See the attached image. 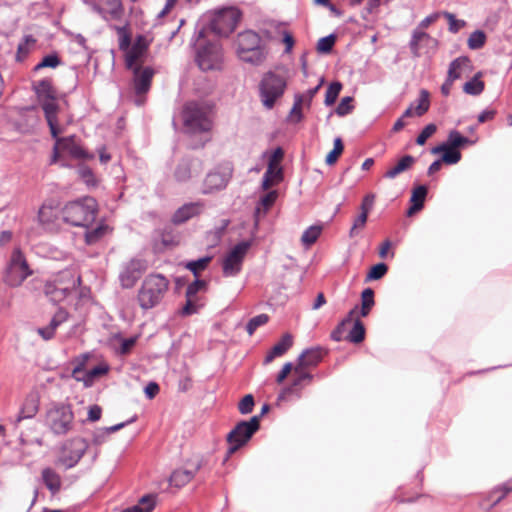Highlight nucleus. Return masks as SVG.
I'll list each match as a JSON object with an SVG mask.
<instances>
[{
	"instance_id": "obj_1",
	"label": "nucleus",
	"mask_w": 512,
	"mask_h": 512,
	"mask_svg": "<svg viewBox=\"0 0 512 512\" xmlns=\"http://www.w3.org/2000/svg\"><path fill=\"white\" fill-rule=\"evenodd\" d=\"M33 90L37 96L38 102L43 109L45 119L50 128L51 136L56 139L57 144L72 140L70 138H58L60 133L57 127V115L59 112V105L56 102V91L52 86L51 80L42 79L33 83Z\"/></svg>"
},
{
	"instance_id": "obj_2",
	"label": "nucleus",
	"mask_w": 512,
	"mask_h": 512,
	"mask_svg": "<svg viewBox=\"0 0 512 512\" xmlns=\"http://www.w3.org/2000/svg\"><path fill=\"white\" fill-rule=\"evenodd\" d=\"M212 108L213 106L205 101L187 102L181 112L185 133L194 135L209 132L213 126Z\"/></svg>"
},
{
	"instance_id": "obj_3",
	"label": "nucleus",
	"mask_w": 512,
	"mask_h": 512,
	"mask_svg": "<svg viewBox=\"0 0 512 512\" xmlns=\"http://www.w3.org/2000/svg\"><path fill=\"white\" fill-rule=\"evenodd\" d=\"M97 215V203L92 197L68 202L62 209V218L73 226L88 227Z\"/></svg>"
},
{
	"instance_id": "obj_4",
	"label": "nucleus",
	"mask_w": 512,
	"mask_h": 512,
	"mask_svg": "<svg viewBox=\"0 0 512 512\" xmlns=\"http://www.w3.org/2000/svg\"><path fill=\"white\" fill-rule=\"evenodd\" d=\"M169 287V281L162 274H149L142 282L138 291V303L144 310L157 306Z\"/></svg>"
},
{
	"instance_id": "obj_5",
	"label": "nucleus",
	"mask_w": 512,
	"mask_h": 512,
	"mask_svg": "<svg viewBox=\"0 0 512 512\" xmlns=\"http://www.w3.org/2000/svg\"><path fill=\"white\" fill-rule=\"evenodd\" d=\"M237 46L238 56L244 62L259 65L266 58L261 37L254 31L240 33L237 37Z\"/></svg>"
},
{
	"instance_id": "obj_6",
	"label": "nucleus",
	"mask_w": 512,
	"mask_h": 512,
	"mask_svg": "<svg viewBox=\"0 0 512 512\" xmlns=\"http://www.w3.org/2000/svg\"><path fill=\"white\" fill-rule=\"evenodd\" d=\"M46 425L55 435H65L74 426V414L68 404L55 403L46 412Z\"/></svg>"
},
{
	"instance_id": "obj_7",
	"label": "nucleus",
	"mask_w": 512,
	"mask_h": 512,
	"mask_svg": "<svg viewBox=\"0 0 512 512\" xmlns=\"http://www.w3.org/2000/svg\"><path fill=\"white\" fill-rule=\"evenodd\" d=\"M259 428L260 416H253L248 421L237 423L227 435V442L229 444L228 455L235 453L240 447L244 446Z\"/></svg>"
},
{
	"instance_id": "obj_8",
	"label": "nucleus",
	"mask_w": 512,
	"mask_h": 512,
	"mask_svg": "<svg viewBox=\"0 0 512 512\" xmlns=\"http://www.w3.org/2000/svg\"><path fill=\"white\" fill-rule=\"evenodd\" d=\"M286 88V82L283 77L269 72L265 74L260 83V97L265 108H273L277 99H279Z\"/></svg>"
},
{
	"instance_id": "obj_9",
	"label": "nucleus",
	"mask_w": 512,
	"mask_h": 512,
	"mask_svg": "<svg viewBox=\"0 0 512 512\" xmlns=\"http://www.w3.org/2000/svg\"><path fill=\"white\" fill-rule=\"evenodd\" d=\"M32 273L21 250L14 249L5 274L6 283L12 287L20 286Z\"/></svg>"
},
{
	"instance_id": "obj_10",
	"label": "nucleus",
	"mask_w": 512,
	"mask_h": 512,
	"mask_svg": "<svg viewBox=\"0 0 512 512\" xmlns=\"http://www.w3.org/2000/svg\"><path fill=\"white\" fill-rule=\"evenodd\" d=\"M196 62L203 71L219 70L223 63V52L219 42H207L197 49Z\"/></svg>"
},
{
	"instance_id": "obj_11",
	"label": "nucleus",
	"mask_w": 512,
	"mask_h": 512,
	"mask_svg": "<svg viewBox=\"0 0 512 512\" xmlns=\"http://www.w3.org/2000/svg\"><path fill=\"white\" fill-rule=\"evenodd\" d=\"M250 247L251 241H242L231 249L222 263L224 276L233 277L241 271L244 257Z\"/></svg>"
},
{
	"instance_id": "obj_12",
	"label": "nucleus",
	"mask_w": 512,
	"mask_h": 512,
	"mask_svg": "<svg viewBox=\"0 0 512 512\" xmlns=\"http://www.w3.org/2000/svg\"><path fill=\"white\" fill-rule=\"evenodd\" d=\"M88 449V442L81 437L73 438L65 442L62 447L59 461L66 467L75 466Z\"/></svg>"
},
{
	"instance_id": "obj_13",
	"label": "nucleus",
	"mask_w": 512,
	"mask_h": 512,
	"mask_svg": "<svg viewBox=\"0 0 512 512\" xmlns=\"http://www.w3.org/2000/svg\"><path fill=\"white\" fill-rule=\"evenodd\" d=\"M133 73V89L137 96L135 103L141 106L145 102L144 95L150 90L155 71L151 67H136L130 69Z\"/></svg>"
},
{
	"instance_id": "obj_14",
	"label": "nucleus",
	"mask_w": 512,
	"mask_h": 512,
	"mask_svg": "<svg viewBox=\"0 0 512 512\" xmlns=\"http://www.w3.org/2000/svg\"><path fill=\"white\" fill-rule=\"evenodd\" d=\"M232 176V169L230 167H217L209 172L203 183V194H212L216 191L224 189Z\"/></svg>"
},
{
	"instance_id": "obj_15",
	"label": "nucleus",
	"mask_w": 512,
	"mask_h": 512,
	"mask_svg": "<svg viewBox=\"0 0 512 512\" xmlns=\"http://www.w3.org/2000/svg\"><path fill=\"white\" fill-rule=\"evenodd\" d=\"M148 42L144 36H138L125 55L127 69L143 67L148 52Z\"/></svg>"
},
{
	"instance_id": "obj_16",
	"label": "nucleus",
	"mask_w": 512,
	"mask_h": 512,
	"mask_svg": "<svg viewBox=\"0 0 512 512\" xmlns=\"http://www.w3.org/2000/svg\"><path fill=\"white\" fill-rule=\"evenodd\" d=\"M203 170L202 161L199 159H183L174 170V178L179 183L188 182L193 177H197Z\"/></svg>"
},
{
	"instance_id": "obj_17",
	"label": "nucleus",
	"mask_w": 512,
	"mask_h": 512,
	"mask_svg": "<svg viewBox=\"0 0 512 512\" xmlns=\"http://www.w3.org/2000/svg\"><path fill=\"white\" fill-rule=\"evenodd\" d=\"M237 17L234 10L221 11L211 23L212 30L218 34L227 36L236 27Z\"/></svg>"
},
{
	"instance_id": "obj_18",
	"label": "nucleus",
	"mask_w": 512,
	"mask_h": 512,
	"mask_svg": "<svg viewBox=\"0 0 512 512\" xmlns=\"http://www.w3.org/2000/svg\"><path fill=\"white\" fill-rule=\"evenodd\" d=\"M145 269L141 260L132 259L123 268L120 273V281L124 288H131L140 278Z\"/></svg>"
},
{
	"instance_id": "obj_19",
	"label": "nucleus",
	"mask_w": 512,
	"mask_h": 512,
	"mask_svg": "<svg viewBox=\"0 0 512 512\" xmlns=\"http://www.w3.org/2000/svg\"><path fill=\"white\" fill-rule=\"evenodd\" d=\"M203 209L204 203L200 201L184 204L183 206L178 208L176 212L173 214L172 222L174 224L185 223L192 217L202 213Z\"/></svg>"
},
{
	"instance_id": "obj_20",
	"label": "nucleus",
	"mask_w": 512,
	"mask_h": 512,
	"mask_svg": "<svg viewBox=\"0 0 512 512\" xmlns=\"http://www.w3.org/2000/svg\"><path fill=\"white\" fill-rule=\"evenodd\" d=\"M306 367L297 363L294 367V376L292 384L289 387H286L278 396V400L286 399L287 395L294 393L295 389L298 386H301L304 383L309 384L313 376L309 372L305 371Z\"/></svg>"
},
{
	"instance_id": "obj_21",
	"label": "nucleus",
	"mask_w": 512,
	"mask_h": 512,
	"mask_svg": "<svg viewBox=\"0 0 512 512\" xmlns=\"http://www.w3.org/2000/svg\"><path fill=\"white\" fill-rule=\"evenodd\" d=\"M38 409H39V404H38V399L36 398V396H34V395L28 396L24 400L22 407H21L17 417L14 420V423H13L14 428L16 429L18 424L22 420L33 418L37 414Z\"/></svg>"
},
{
	"instance_id": "obj_22",
	"label": "nucleus",
	"mask_w": 512,
	"mask_h": 512,
	"mask_svg": "<svg viewBox=\"0 0 512 512\" xmlns=\"http://www.w3.org/2000/svg\"><path fill=\"white\" fill-rule=\"evenodd\" d=\"M135 420H136V416L132 417L131 419H129L125 422H122V423H119V424H116V425H113L110 427L96 429L92 434V444L95 446H100V445L104 444L108 440V437L111 433L119 431L126 425L133 423Z\"/></svg>"
},
{
	"instance_id": "obj_23",
	"label": "nucleus",
	"mask_w": 512,
	"mask_h": 512,
	"mask_svg": "<svg viewBox=\"0 0 512 512\" xmlns=\"http://www.w3.org/2000/svg\"><path fill=\"white\" fill-rule=\"evenodd\" d=\"M325 352L320 346L306 349L299 355L298 364L306 368L314 367L322 360Z\"/></svg>"
},
{
	"instance_id": "obj_24",
	"label": "nucleus",
	"mask_w": 512,
	"mask_h": 512,
	"mask_svg": "<svg viewBox=\"0 0 512 512\" xmlns=\"http://www.w3.org/2000/svg\"><path fill=\"white\" fill-rule=\"evenodd\" d=\"M158 503V496L155 493L145 494L139 498L137 503L121 512H153Z\"/></svg>"
},
{
	"instance_id": "obj_25",
	"label": "nucleus",
	"mask_w": 512,
	"mask_h": 512,
	"mask_svg": "<svg viewBox=\"0 0 512 512\" xmlns=\"http://www.w3.org/2000/svg\"><path fill=\"white\" fill-rule=\"evenodd\" d=\"M107 371L108 367L106 365H97L90 369L89 371H87L84 375V378H81L79 374L82 373L83 370L81 366H77L73 369L72 375L76 380H83L86 386H90L95 378L106 374Z\"/></svg>"
},
{
	"instance_id": "obj_26",
	"label": "nucleus",
	"mask_w": 512,
	"mask_h": 512,
	"mask_svg": "<svg viewBox=\"0 0 512 512\" xmlns=\"http://www.w3.org/2000/svg\"><path fill=\"white\" fill-rule=\"evenodd\" d=\"M435 43V39L430 37L426 32L415 30L409 46L413 56L419 57L422 45L430 46L434 45Z\"/></svg>"
},
{
	"instance_id": "obj_27",
	"label": "nucleus",
	"mask_w": 512,
	"mask_h": 512,
	"mask_svg": "<svg viewBox=\"0 0 512 512\" xmlns=\"http://www.w3.org/2000/svg\"><path fill=\"white\" fill-rule=\"evenodd\" d=\"M292 343V336L290 334H285L281 340L271 348L265 357L264 363L268 364L272 362L276 357H280L285 354L292 346Z\"/></svg>"
},
{
	"instance_id": "obj_28",
	"label": "nucleus",
	"mask_w": 512,
	"mask_h": 512,
	"mask_svg": "<svg viewBox=\"0 0 512 512\" xmlns=\"http://www.w3.org/2000/svg\"><path fill=\"white\" fill-rule=\"evenodd\" d=\"M70 293L67 286L57 285L53 281L45 285V294L55 303L64 300Z\"/></svg>"
},
{
	"instance_id": "obj_29",
	"label": "nucleus",
	"mask_w": 512,
	"mask_h": 512,
	"mask_svg": "<svg viewBox=\"0 0 512 512\" xmlns=\"http://www.w3.org/2000/svg\"><path fill=\"white\" fill-rule=\"evenodd\" d=\"M414 162L415 158L413 156L405 155L398 161V163L394 167L387 170L384 176L389 179H394L399 174L409 170L414 164Z\"/></svg>"
},
{
	"instance_id": "obj_30",
	"label": "nucleus",
	"mask_w": 512,
	"mask_h": 512,
	"mask_svg": "<svg viewBox=\"0 0 512 512\" xmlns=\"http://www.w3.org/2000/svg\"><path fill=\"white\" fill-rule=\"evenodd\" d=\"M80 277L75 276L72 271L65 270L59 273L53 282L57 285H64L68 287V291L72 292L77 285L80 284Z\"/></svg>"
},
{
	"instance_id": "obj_31",
	"label": "nucleus",
	"mask_w": 512,
	"mask_h": 512,
	"mask_svg": "<svg viewBox=\"0 0 512 512\" xmlns=\"http://www.w3.org/2000/svg\"><path fill=\"white\" fill-rule=\"evenodd\" d=\"M107 231L108 226L104 223H100L94 228L87 229L85 232V242L88 245L95 244L105 236Z\"/></svg>"
},
{
	"instance_id": "obj_32",
	"label": "nucleus",
	"mask_w": 512,
	"mask_h": 512,
	"mask_svg": "<svg viewBox=\"0 0 512 512\" xmlns=\"http://www.w3.org/2000/svg\"><path fill=\"white\" fill-rule=\"evenodd\" d=\"M56 219V211L52 202L44 203L38 211V221L40 224L46 225L52 223Z\"/></svg>"
},
{
	"instance_id": "obj_33",
	"label": "nucleus",
	"mask_w": 512,
	"mask_h": 512,
	"mask_svg": "<svg viewBox=\"0 0 512 512\" xmlns=\"http://www.w3.org/2000/svg\"><path fill=\"white\" fill-rule=\"evenodd\" d=\"M481 72H478L474 77L466 82L463 86V91L469 95H479L484 90V82L480 80Z\"/></svg>"
},
{
	"instance_id": "obj_34",
	"label": "nucleus",
	"mask_w": 512,
	"mask_h": 512,
	"mask_svg": "<svg viewBox=\"0 0 512 512\" xmlns=\"http://www.w3.org/2000/svg\"><path fill=\"white\" fill-rule=\"evenodd\" d=\"M276 198H277L276 191H270V192L266 193L265 195H263L260 198L259 203L256 207V215L258 216L261 213L265 214L273 206V204L276 201Z\"/></svg>"
},
{
	"instance_id": "obj_35",
	"label": "nucleus",
	"mask_w": 512,
	"mask_h": 512,
	"mask_svg": "<svg viewBox=\"0 0 512 512\" xmlns=\"http://www.w3.org/2000/svg\"><path fill=\"white\" fill-rule=\"evenodd\" d=\"M358 310V307H354L347 315L346 318H344L337 326L336 328L331 332V339L339 342L343 339V333L345 331V327L347 324L351 323L352 316L354 313Z\"/></svg>"
},
{
	"instance_id": "obj_36",
	"label": "nucleus",
	"mask_w": 512,
	"mask_h": 512,
	"mask_svg": "<svg viewBox=\"0 0 512 512\" xmlns=\"http://www.w3.org/2000/svg\"><path fill=\"white\" fill-rule=\"evenodd\" d=\"M365 338V328L363 323L357 319L354 322L353 328L347 336V340L351 343H361Z\"/></svg>"
},
{
	"instance_id": "obj_37",
	"label": "nucleus",
	"mask_w": 512,
	"mask_h": 512,
	"mask_svg": "<svg viewBox=\"0 0 512 512\" xmlns=\"http://www.w3.org/2000/svg\"><path fill=\"white\" fill-rule=\"evenodd\" d=\"M321 231H322L321 226H317V225L310 226L302 234L301 242L307 247L311 246L312 244H314L317 241L318 237L321 234Z\"/></svg>"
},
{
	"instance_id": "obj_38",
	"label": "nucleus",
	"mask_w": 512,
	"mask_h": 512,
	"mask_svg": "<svg viewBox=\"0 0 512 512\" xmlns=\"http://www.w3.org/2000/svg\"><path fill=\"white\" fill-rule=\"evenodd\" d=\"M457 65H459V61H452L450 63L447 79H446V81L444 82V84L441 87V92L445 96L449 95V93L451 91V88H452L453 82L456 79L461 78L460 74H455L454 73L455 66L457 67Z\"/></svg>"
},
{
	"instance_id": "obj_39",
	"label": "nucleus",
	"mask_w": 512,
	"mask_h": 512,
	"mask_svg": "<svg viewBox=\"0 0 512 512\" xmlns=\"http://www.w3.org/2000/svg\"><path fill=\"white\" fill-rule=\"evenodd\" d=\"M341 89H342V84L340 82H333L328 86V88L326 90V94H325V101H324L326 106H331L335 103L336 99L339 96Z\"/></svg>"
},
{
	"instance_id": "obj_40",
	"label": "nucleus",
	"mask_w": 512,
	"mask_h": 512,
	"mask_svg": "<svg viewBox=\"0 0 512 512\" xmlns=\"http://www.w3.org/2000/svg\"><path fill=\"white\" fill-rule=\"evenodd\" d=\"M446 143L449 147L457 149L470 143V140L467 137L462 136L458 131L452 130L448 135Z\"/></svg>"
},
{
	"instance_id": "obj_41",
	"label": "nucleus",
	"mask_w": 512,
	"mask_h": 512,
	"mask_svg": "<svg viewBox=\"0 0 512 512\" xmlns=\"http://www.w3.org/2000/svg\"><path fill=\"white\" fill-rule=\"evenodd\" d=\"M304 103V96L302 94H296L294 99L293 107L290 111L289 117L293 122H299L302 120V104Z\"/></svg>"
},
{
	"instance_id": "obj_42",
	"label": "nucleus",
	"mask_w": 512,
	"mask_h": 512,
	"mask_svg": "<svg viewBox=\"0 0 512 512\" xmlns=\"http://www.w3.org/2000/svg\"><path fill=\"white\" fill-rule=\"evenodd\" d=\"M428 193V189L425 185H419L412 190L410 203L418 204L422 208Z\"/></svg>"
},
{
	"instance_id": "obj_43",
	"label": "nucleus",
	"mask_w": 512,
	"mask_h": 512,
	"mask_svg": "<svg viewBox=\"0 0 512 512\" xmlns=\"http://www.w3.org/2000/svg\"><path fill=\"white\" fill-rule=\"evenodd\" d=\"M211 260L212 257L210 256L202 257L198 260L188 262L186 264V268L189 269L195 276H197L200 271L206 269Z\"/></svg>"
},
{
	"instance_id": "obj_44",
	"label": "nucleus",
	"mask_w": 512,
	"mask_h": 512,
	"mask_svg": "<svg viewBox=\"0 0 512 512\" xmlns=\"http://www.w3.org/2000/svg\"><path fill=\"white\" fill-rule=\"evenodd\" d=\"M207 283L204 280H195L190 283L186 289L185 297L186 298H198V293L201 291H206Z\"/></svg>"
},
{
	"instance_id": "obj_45",
	"label": "nucleus",
	"mask_w": 512,
	"mask_h": 512,
	"mask_svg": "<svg viewBox=\"0 0 512 512\" xmlns=\"http://www.w3.org/2000/svg\"><path fill=\"white\" fill-rule=\"evenodd\" d=\"M269 320V316L267 314H259L249 320L246 325V331L251 336L254 334L256 329L262 325H265Z\"/></svg>"
},
{
	"instance_id": "obj_46",
	"label": "nucleus",
	"mask_w": 512,
	"mask_h": 512,
	"mask_svg": "<svg viewBox=\"0 0 512 512\" xmlns=\"http://www.w3.org/2000/svg\"><path fill=\"white\" fill-rule=\"evenodd\" d=\"M193 467L192 468H189V467H186L184 469H177L175 470L169 480H180L182 479L183 477H187V478H193L196 476L195 472L196 470L199 469L200 465L199 463H195V464H191Z\"/></svg>"
},
{
	"instance_id": "obj_47",
	"label": "nucleus",
	"mask_w": 512,
	"mask_h": 512,
	"mask_svg": "<svg viewBox=\"0 0 512 512\" xmlns=\"http://www.w3.org/2000/svg\"><path fill=\"white\" fill-rule=\"evenodd\" d=\"M429 93L426 90H421L420 96L418 99V104L414 108V114L417 116H422L429 109Z\"/></svg>"
},
{
	"instance_id": "obj_48",
	"label": "nucleus",
	"mask_w": 512,
	"mask_h": 512,
	"mask_svg": "<svg viewBox=\"0 0 512 512\" xmlns=\"http://www.w3.org/2000/svg\"><path fill=\"white\" fill-rule=\"evenodd\" d=\"M486 36L480 30L474 31L468 38V47L472 50H477L485 44Z\"/></svg>"
},
{
	"instance_id": "obj_49",
	"label": "nucleus",
	"mask_w": 512,
	"mask_h": 512,
	"mask_svg": "<svg viewBox=\"0 0 512 512\" xmlns=\"http://www.w3.org/2000/svg\"><path fill=\"white\" fill-rule=\"evenodd\" d=\"M202 307V304L199 303V298H186V303L181 309V315L189 316L195 314Z\"/></svg>"
},
{
	"instance_id": "obj_50",
	"label": "nucleus",
	"mask_w": 512,
	"mask_h": 512,
	"mask_svg": "<svg viewBox=\"0 0 512 512\" xmlns=\"http://www.w3.org/2000/svg\"><path fill=\"white\" fill-rule=\"evenodd\" d=\"M335 41L336 37L333 34L319 39L317 43V51L320 53H329L332 50Z\"/></svg>"
},
{
	"instance_id": "obj_51",
	"label": "nucleus",
	"mask_w": 512,
	"mask_h": 512,
	"mask_svg": "<svg viewBox=\"0 0 512 512\" xmlns=\"http://www.w3.org/2000/svg\"><path fill=\"white\" fill-rule=\"evenodd\" d=\"M368 219V215L365 213H360L354 220L353 225L350 229L349 235L350 237L357 236L362 229H364L366 222Z\"/></svg>"
},
{
	"instance_id": "obj_52",
	"label": "nucleus",
	"mask_w": 512,
	"mask_h": 512,
	"mask_svg": "<svg viewBox=\"0 0 512 512\" xmlns=\"http://www.w3.org/2000/svg\"><path fill=\"white\" fill-rule=\"evenodd\" d=\"M255 405L254 397L252 394L245 395L238 403V410L241 414L246 415L253 411Z\"/></svg>"
},
{
	"instance_id": "obj_53",
	"label": "nucleus",
	"mask_w": 512,
	"mask_h": 512,
	"mask_svg": "<svg viewBox=\"0 0 512 512\" xmlns=\"http://www.w3.org/2000/svg\"><path fill=\"white\" fill-rule=\"evenodd\" d=\"M388 271L385 263H378L374 265L367 275L366 281L381 279Z\"/></svg>"
},
{
	"instance_id": "obj_54",
	"label": "nucleus",
	"mask_w": 512,
	"mask_h": 512,
	"mask_svg": "<svg viewBox=\"0 0 512 512\" xmlns=\"http://www.w3.org/2000/svg\"><path fill=\"white\" fill-rule=\"evenodd\" d=\"M353 98L350 96H346L341 99L340 103L338 104L335 112L339 116H345L352 112L354 106L352 105Z\"/></svg>"
},
{
	"instance_id": "obj_55",
	"label": "nucleus",
	"mask_w": 512,
	"mask_h": 512,
	"mask_svg": "<svg viewBox=\"0 0 512 512\" xmlns=\"http://www.w3.org/2000/svg\"><path fill=\"white\" fill-rule=\"evenodd\" d=\"M461 159V153L454 148L447 146V150H445L444 154L441 157L442 162L452 165L456 164Z\"/></svg>"
},
{
	"instance_id": "obj_56",
	"label": "nucleus",
	"mask_w": 512,
	"mask_h": 512,
	"mask_svg": "<svg viewBox=\"0 0 512 512\" xmlns=\"http://www.w3.org/2000/svg\"><path fill=\"white\" fill-rule=\"evenodd\" d=\"M60 64V59L56 54H50L45 56L41 62H39L35 66V70H39L41 68L50 67L55 68Z\"/></svg>"
},
{
	"instance_id": "obj_57",
	"label": "nucleus",
	"mask_w": 512,
	"mask_h": 512,
	"mask_svg": "<svg viewBox=\"0 0 512 512\" xmlns=\"http://www.w3.org/2000/svg\"><path fill=\"white\" fill-rule=\"evenodd\" d=\"M68 319V312L64 309H58V311L54 314L53 318L49 323V327L55 331L59 325L64 323Z\"/></svg>"
},
{
	"instance_id": "obj_58",
	"label": "nucleus",
	"mask_w": 512,
	"mask_h": 512,
	"mask_svg": "<svg viewBox=\"0 0 512 512\" xmlns=\"http://www.w3.org/2000/svg\"><path fill=\"white\" fill-rule=\"evenodd\" d=\"M436 130L437 127L435 124L426 125L416 138V143L418 145H424L427 139L431 137L436 132Z\"/></svg>"
},
{
	"instance_id": "obj_59",
	"label": "nucleus",
	"mask_w": 512,
	"mask_h": 512,
	"mask_svg": "<svg viewBox=\"0 0 512 512\" xmlns=\"http://www.w3.org/2000/svg\"><path fill=\"white\" fill-rule=\"evenodd\" d=\"M264 175L270 177L273 181H280L282 180V168L272 165V163H268V167Z\"/></svg>"
},
{
	"instance_id": "obj_60",
	"label": "nucleus",
	"mask_w": 512,
	"mask_h": 512,
	"mask_svg": "<svg viewBox=\"0 0 512 512\" xmlns=\"http://www.w3.org/2000/svg\"><path fill=\"white\" fill-rule=\"evenodd\" d=\"M445 16L449 21V30L451 32L456 33L460 28L464 27L465 22L463 20H457L453 14L446 12Z\"/></svg>"
},
{
	"instance_id": "obj_61",
	"label": "nucleus",
	"mask_w": 512,
	"mask_h": 512,
	"mask_svg": "<svg viewBox=\"0 0 512 512\" xmlns=\"http://www.w3.org/2000/svg\"><path fill=\"white\" fill-rule=\"evenodd\" d=\"M374 202H375V195L370 193V194H367L363 200H362V203H361V206H360V210H361V213H365V214H369V212L372 210L373 208V205H374Z\"/></svg>"
},
{
	"instance_id": "obj_62",
	"label": "nucleus",
	"mask_w": 512,
	"mask_h": 512,
	"mask_svg": "<svg viewBox=\"0 0 512 512\" xmlns=\"http://www.w3.org/2000/svg\"><path fill=\"white\" fill-rule=\"evenodd\" d=\"M361 300L365 308H372L374 305V291L371 288H366L361 294Z\"/></svg>"
},
{
	"instance_id": "obj_63",
	"label": "nucleus",
	"mask_w": 512,
	"mask_h": 512,
	"mask_svg": "<svg viewBox=\"0 0 512 512\" xmlns=\"http://www.w3.org/2000/svg\"><path fill=\"white\" fill-rule=\"evenodd\" d=\"M292 369L294 370L292 363H290V362L285 363L283 365L281 371L277 375V378H276L277 383H279V384L282 383L286 379V377L289 375V373L292 371Z\"/></svg>"
},
{
	"instance_id": "obj_64",
	"label": "nucleus",
	"mask_w": 512,
	"mask_h": 512,
	"mask_svg": "<svg viewBox=\"0 0 512 512\" xmlns=\"http://www.w3.org/2000/svg\"><path fill=\"white\" fill-rule=\"evenodd\" d=\"M102 409L98 405H93L89 408L88 411V420L95 422L98 421L101 418Z\"/></svg>"
}]
</instances>
